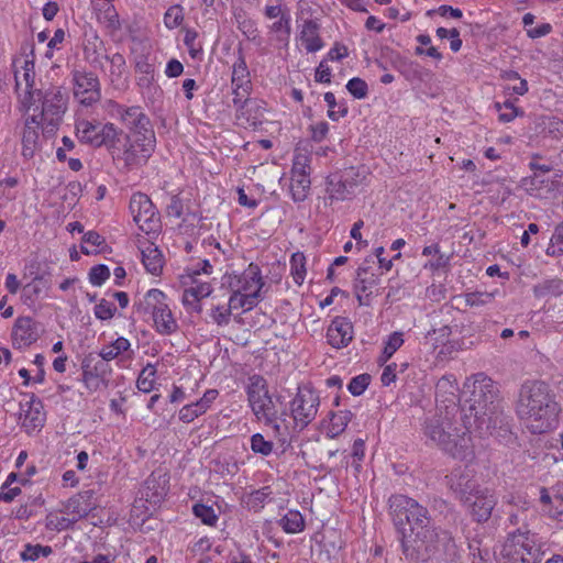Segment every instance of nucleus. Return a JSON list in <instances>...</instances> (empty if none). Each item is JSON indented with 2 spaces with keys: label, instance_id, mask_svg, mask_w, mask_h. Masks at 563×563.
I'll use <instances>...</instances> for the list:
<instances>
[{
  "label": "nucleus",
  "instance_id": "f257e3e1",
  "mask_svg": "<svg viewBox=\"0 0 563 563\" xmlns=\"http://www.w3.org/2000/svg\"><path fill=\"white\" fill-rule=\"evenodd\" d=\"M388 503L406 556L429 559L446 537L429 526L427 510L408 495H391Z\"/></svg>",
  "mask_w": 563,
  "mask_h": 563
},
{
  "label": "nucleus",
  "instance_id": "f03ea898",
  "mask_svg": "<svg viewBox=\"0 0 563 563\" xmlns=\"http://www.w3.org/2000/svg\"><path fill=\"white\" fill-rule=\"evenodd\" d=\"M471 422L463 421L462 410L455 401L438 405L435 415L426 421L424 435L452 457L471 461L474 457Z\"/></svg>",
  "mask_w": 563,
  "mask_h": 563
},
{
  "label": "nucleus",
  "instance_id": "7ed1b4c3",
  "mask_svg": "<svg viewBox=\"0 0 563 563\" xmlns=\"http://www.w3.org/2000/svg\"><path fill=\"white\" fill-rule=\"evenodd\" d=\"M515 409L518 418L536 434L554 429L561 411L550 386L540 380L521 385Z\"/></svg>",
  "mask_w": 563,
  "mask_h": 563
},
{
  "label": "nucleus",
  "instance_id": "20e7f679",
  "mask_svg": "<svg viewBox=\"0 0 563 563\" xmlns=\"http://www.w3.org/2000/svg\"><path fill=\"white\" fill-rule=\"evenodd\" d=\"M470 415L481 433L492 434L503 422V411L498 399V388L492 378L483 373L473 377Z\"/></svg>",
  "mask_w": 563,
  "mask_h": 563
},
{
  "label": "nucleus",
  "instance_id": "39448f33",
  "mask_svg": "<svg viewBox=\"0 0 563 563\" xmlns=\"http://www.w3.org/2000/svg\"><path fill=\"white\" fill-rule=\"evenodd\" d=\"M155 147V133L153 130L125 134L118 132L110 143V152L113 159L122 162L130 169L147 161Z\"/></svg>",
  "mask_w": 563,
  "mask_h": 563
},
{
  "label": "nucleus",
  "instance_id": "423d86ee",
  "mask_svg": "<svg viewBox=\"0 0 563 563\" xmlns=\"http://www.w3.org/2000/svg\"><path fill=\"white\" fill-rule=\"evenodd\" d=\"M542 556L538 537L531 532L517 531L509 534L503 545L499 563H539Z\"/></svg>",
  "mask_w": 563,
  "mask_h": 563
},
{
  "label": "nucleus",
  "instance_id": "0eeeda50",
  "mask_svg": "<svg viewBox=\"0 0 563 563\" xmlns=\"http://www.w3.org/2000/svg\"><path fill=\"white\" fill-rule=\"evenodd\" d=\"M34 108L35 111H41L37 115V119L46 121L48 125L55 128L59 120L62 119V114L66 109V98L62 93L59 87H49L45 90L41 88L34 95V99L30 103V110Z\"/></svg>",
  "mask_w": 563,
  "mask_h": 563
},
{
  "label": "nucleus",
  "instance_id": "6e6552de",
  "mask_svg": "<svg viewBox=\"0 0 563 563\" xmlns=\"http://www.w3.org/2000/svg\"><path fill=\"white\" fill-rule=\"evenodd\" d=\"M15 90L19 96V100L24 110H30V103L34 99L35 92L41 88L35 86V70H34V58L14 59L13 62Z\"/></svg>",
  "mask_w": 563,
  "mask_h": 563
},
{
  "label": "nucleus",
  "instance_id": "1a4fd4ad",
  "mask_svg": "<svg viewBox=\"0 0 563 563\" xmlns=\"http://www.w3.org/2000/svg\"><path fill=\"white\" fill-rule=\"evenodd\" d=\"M320 405L319 395L310 387H298L297 394L290 402L294 421L301 429L314 420Z\"/></svg>",
  "mask_w": 563,
  "mask_h": 563
},
{
  "label": "nucleus",
  "instance_id": "9d476101",
  "mask_svg": "<svg viewBox=\"0 0 563 563\" xmlns=\"http://www.w3.org/2000/svg\"><path fill=\"white\" fill-rule=\"evenodd\" d=\"M130 210L135 223L143 232L148 234L158 227V212L152 200L145 194L136 192L131 197Z\"/></svg>",
  "mask_w": 563,
  "mask_h": 563
},
{
  "label": "nucleus",
  "instance_id": "9b49d317",
  "mask_svg": "<svg viewBox=\"0 0 563 563\" xmlns=\"http://www.w3.org/2000/svg\"><path fill=\"white\" fill-rule=\"evenodd\" d=\"M76 129L77 136L81 142L96 147L106 145L109 148L111 141L117 135V129L112 123L100 125L89 121H80Z\"/></svg>",
  "mask_w": 563,
  "mask_h": 563
},
{
  "label": "nucleus",
  "instance_id": "f8f14e48",
  "mask_svg": "<svg viewBox=\"0 0 563 563\" xmlns=\"http://www.w3.org/2000/svg\"><path fill=\"white\" fill-rule=\"evenodd\" d=\"M231 85L234 95V104H238L244 97H247L252 89L250 71L241 52L232 67Z\"/></svg>",
  "mask_w": 563,
  "mask_h": 563
},
{
  "label": "nucleus",
  "instance_id": "ddd939ff",
  "mask_svg": "<svg viewBox=\"0 0 563 563\" xmlns=\"http://www.w3.org/2000/svg\"><path fill=\"white\" fill-rule=\"evenodd\" d=\"M20 419H22V428H24L27 433L40 430L45 422V412L43 411L42 401L33 397L24 404L21 402Z\"/></svg>",
  "mask_w": 563,
  "mask_h": 563
},
{
  "label": "nucleus",
  "instance_id": "4468645a",
  "mask_svg": "<svg viewBox=\"0 0 563 563\" xmlns=\"http://www.w3.org/2000/svg\"><path fill=\"white\" fill-rule=\"evenodd\" d=\"M236 107V120L243 126H256L264 118L265 109H263L256 99L244 97L241 102L234 104Z\"/></svg>",
  "mask_w": 563,
  "mask_h": 563
},
{
  "label": "nucleus",
  "instance_id": "2eb2a0df",
  "mask_svg": "<svg viewBox=\"0 0 563 563\" xmlns=\"http://www.w3.org/2000/svg\"><path fill=\"white\" fill-rule=\"evenodd\" d=\"M330 345L335 349L346 346L353 339V325L344 317H335L327 330Z\"/></svg>",
  "mask_w": 563,
  "mask_h": 563
},
{
  "label": "nucleus",
  "instance_id": "dca6fc26",
  "mask_svg": "<svg viewBox=\"0 0 563 563\" xmlns=\"http://www.w3.org/2000/svg\"><path fill=\"white\" fill-rule=\"evenodd\" d=\"M38 338L37 323L30 317H20L15 320L12 339L19 347L29 346Z\"/></svg>",
  "mask_w": 563,
  "mask_h": 563
},
{
  "label": "nucleus",
  "instance_id": "f3484780",
  "mask_svg": "<svg viewBox=\"0 0 563 563\" xmlns=\"http://www.w3.org/2000/svg\"><path fill=\"white\" fill-rule=\"evenodd\" d=\"M76 90L75 93H89L88 98L82 99L84 103H91L100 98L99 80L93 73L76 71L74 74Z\"/></svg>",
  "mask_w": 563,
  "mask_h": 563
},
{
  "label": "nucleus",
  "instance_id": "a211bd4d",
  "mask_svg": "<svg viewBox=\"0 0 563 563\" xmlns=\"http://www.w3.org/2000/svg\"><path fill=\"white\" fill-rule=\"evenodd\" d=\"M118 114L120 115L122 122L125 124L128 129H130L131 133L145 132L146 130H152L150 119L142 111L140 107H130V108H119Z\"/></svg>",
  "mask_w": 563,
  "mask_h": 563
},
{
  "label": "nucleus",
  "instance_id": "6ab92c4d",
  "mask_svg": "<svg viewBox=\"0 0 563 563\" xmlns=\"http://www.w3.org/2000/svg\"><path fill=\"white\" fill-rule=\"evenodd\" d=\"M234 280L236 282V289L234 291L240 294H253L260 285L261 289L264 286L261 269L253 263L249 265L242 275H234Z\"/></svg>",
  "mask_w": 563,
  "mask_h": 563
},
{
  "label": "nucleus",
  "instance_id": "aec40b11",
  "mask_svg": "<svg viewBox=\"0 0 563 563\" xmlns=\"http://www.w3.org/2000/svg\"><path fill=\"white\" fill-rule=\"evenodd\" d=\"M494 495H467L465 503L477 521H486L495 506Z\"/></svg>",
  "mask_w": 563,
  "mask_h": 563
},
{
  "label": "nucleus",
  "instance_id": "412c9836",
  "mask_svg": "<svg viewBox=\"0 0 563 563\" xmlns=\"http://www.w3.org/2000/svg\"><path fill=\"white\" fill-rule=\"evenodd\" d=\"M319 24L314 20H306L300 31V42L307 52L314 53L323 47V42L319 36Z\"/></svg>",
  "mask_w": 563,
  "mask_h": 563
},
{
  "label": "nucleus",
  "instance_id": "4be33fe9",
  "mask_svg": "<svg viewBox=\"0 0 563 563\" xmlns=\"http://www.w3.org/2000/svg\"><path fill=\"white\" fill-rule=\"evenodd\" d=\"M247 396L253 412L263 409V405L265 401H268V397H271L266 388V382L263 377L253 376L250 378Z\"/></svg>",
  "mask_w": 563,
  "mask_h": 563
},
{
  "label": "nucleus",
  "instance_id": "5701e85b",
  "mask_svg": "<svg viewBox=\"0 0 563 563\" xmlns=\"http://www.w3.org/2000/svg\"><path fill=\"white\" fill-rule=\"evenodd\" d=\"M536 131L543 137L560 140L563 137V120L555 117H540L536 121Z\"/></svg>",
  "mask_w": 563,
  "mask_h": 563
},
{
  "label": "nucleus",
  "instance_id": "b1692460",
  "mask_svg": "<svg viewBox=\"0 0 563 563\" xmlns=\"http://www.w3.org/2000/svg\"><path fill=\"white\" fill-rule=\"evenodd\" d=\"M141 254L146 271L152 275L158 276L162 273L164 263L163 255L158 247L153 243H147V245L141 250Z\"/></svg>",
  "mask_w": 563,
  "mask_h": 563
},
{
  "label": "nucleus",
  "instance_id": "393cba45",
  "mask_svg": "<svg viewBox=\"0 0 563 563\" xmlns=\"http://www.w3.org/2000/svg\"><path fill=\"white\" fill-rule=\"evenodd\" d=\"M135 70L137 73V85L141 88L151 87L154 80V63L146 54L135 56Z\"/></svg>",
  "mask_w": 563,
  "mask_h": 563
},
{
  "label": "nucleus",
  "instance_id": "a878e982",
  "mask_svg": "<svg viewBox=\"0 0 563 563\" xmlns=\"http://www.w3.org/2000/svg\"><path fill=\"white\" fill-rule=\"evenodd\" d=\"M448 478L453 493H473L475 490L476 484L472 479L470 471H455Z\"/></svg>",
  "mask_w": 563,
  "mask_h": 563
},
{
  "label": "nucleus",
  "instance_id": "bb28decb",
  "mask_svg": "<svg viewBox=\"0 0 563 563\" xmlns=\"http://www.w3.org/2000/svg\"><path fill=\"white\" fill-rule=\"evenodd\" d=\"M165 299L166 296L162 290L155 288L150 289L145 294L144 299L137 303V309L153 314L158 309L161 310L162 308L168 306L165 302Z\"/></svg>",
  "mask_w": 563,
  "mask_h": 563
},
{
  "label": "nucleus",
  "instance_id": "cd10ccee",
  "mask_svg": "<svg viewBox=\"0 0 563 563\" xmlns=\"http://www.w3.org/2000/svg\"><path fill=\"white\" fill-rule=\"evenodd\" d=\"M261 298V285L253 291V294H240L234 291V294L230 296L228 308L230 311L239 308L251 310L258 303Z\"/></svg>",
  "mask_w": 563,
  "mask_h": 563
},
{
  "label": "nucleus",
  "instance_id": "c85d7f7f",
  "mask_svg": "<svg viewBox=\"0 0 563 563\" xmlns=\"http://www.w3.org/2000/svg\"><path fill=\"white\" fill-rule=\"evenodd\" d=\"M156 330L161 334H172L177 329V322L173 318L172 311L168 306L158 309L152 314Z\"/></svg>",
  "mask_w": 563,
  "mask_h": 563
},
{
  "label": "nucleus",
  "instance_id": "c756f323",
  "mask_svg": "<svg viewBox=\"0 0 563 563\" xmlns=\"http://www.w3.org/2000/svg\"><path fill=\"white\" fill-rule=\"evenodd\" d=\"M254 415L258 420H263L266 424H272L276 430H278L279 426L276 422L282 416H286V412L279 411L276 408V402L272 397H268V401H265L263 409L254 411Z\"/></svg>",
  "mask_w": 563,
  "mask_h": 563
},
{
  "label": "nucleus",
  "instance_id": "7c9ffc66",
  "mask_svg": "<svg viewBox=\"0 0 563 563\" xmlns=\"http://www.w3.org/2000/svg\"><path fill=\"white\" fill-rule=\"evenodd\" d=\"M309 174H295L291 175L290 191L295 201H303L310 190Z\"/></svg>",
  "mask_w": 563,
  "mask_h": 563
},
{
  "label": "nucleus",
  "instance_id": "2f4dec72",
  "mask_svg": "<svg viewBox=\"0 0 563 563\" xmlns=\"http://www.w3.org/2000/svg\"><path fill=\"white\" fill-rule=\"evenodd\" d=\"M375 275L369 272L368 267L361 266L356 272L355 278V291L357 294V298L362 303L361 294H366L375 284H376Z\"/></svg>",
  "mask_w": 563,
  "mask_h": 563
},
{
  "label": "nucleus",
  "instance_id": "473e14b6",
  "mask_svg": "<svg viewBox=\"0 0 563 563\" xmlns=\"http://www.w3.org/2000/svg\"><path fill=\"white\" fill-rule=\"evenodd\" d=\"M542 510L553 518L563 517V495H541Z\"/></svg>",
  "mask_w": 563,
  "mask_h": 563
},
{
  "label": "nucleus",
  "instance_id": "72a5a7b5",
  "mask_svg": "<svg viewBox=\"0 0 563 563\" xmlns=\"http://www.w3.org/2000/svg\"><path fill=\"white\" fill-rule=\"evenodd\" d=\"M280 526L286 533L296 534L305 529V520L299 511L289 510L280 519Z\"/></svg>",
  "mask_w": 563,
  "mask_h": 563
},
{
  "label": "nucleus",
  "instance_id": "f704fd0d",
  "mask_svg": "<svg viewBox=\"0 0 563 563\" xmlns=\"http://www.w3.org/2000/svg\"><path fill=\"white\" fill-rule=\"evenodd\" d=\"M199 275V269H192L191 272L188 273V277L192 279V284H195V286L187 288V297H195L201 300L202 298L208 297L212 292V287L207 282H199L197 278V276Z\"/></svg>",
  "mask_w": 563,
  "mask_h": 563
},
{
  "label": "nucleus",
  "instance_id": "c9c22d12",
  "mask_svg": "<svg viewBox=\"0 0 563 563\" xmlns=\"http://www.w3.org/2000/svg\"><path fill=\"white\" fill-rule=\"evenodd\" d=\"M98 20L112 34L121 29L119 14L113 5H107V8L101 10L98 14Z\"/></svg>",
  "mask_w": 563,
  "mask_h": 563
},
{
  "label": "nucleus",
  "instance_id": "e433bc0d",
  "mask_svg": "<svg viewBox=\"0 0 563 563\" xmlns=\"http://www.w3.org/2000/svg\"><path fill=\"white\" fill-rule=\"evenodd\" d=\"M156 368L152 364H147L137 377V388L143 393H150L154 388Z\"/></svg>",
  "mask_w": 563,
  "mask_h": 563
},
{
  "label": "nucleus",
  "instance_id": "4c0bfd02",
  "mask_svg": "<svg viewBox=\"0 0 563 563\" xmlns=\"http://www.w3.org/2000/svg\"><path fill=\"white\" fill-rule=\"evenodd\" d=\"M290 273L297 285H301L306 276V257L302 253H295L290 258Z\"/></svg>",
  "mask_w": 563,
  "mask_h": 563
},
{
  "label": "nucleus",
  "instance_id": "58836bf2",
  "mask_svg": "<svg viewBox=\"0 0 563 563\" xmlns=\"http://www.w3.org/2000/svg\"><path fill=\"white\" fill-rule=\"evenodd\" d=\"M534 295L537 297H544L548 295L560 296L563 294V280L551 279L534 286Z\"/></svg>",
  "mask_w": 563,
  "mask_h": 563
},
{
  "label": "nucleus",
  "instance_id": "ea45409f",
  "mask_svg": "<svg viewBox=\"0 0 563 563\" xmlns=\"http://www.w3.org/2000/svg\"><path fill=\"white\" fill-rule=\"evenodd\" d=\"M40 120L37 115H32L25 121V128L22 135V144L35 145L37 144Z\"/></svg>",
  "mask_w": 563,
  "mask_h": 563
},
{
  "label": "nucleus",
  "instance_id": "a19ab883",
  "mask_svg": "<svg viewBox=\"0 0 563 563\" xmlns=\"http://www.w3.org/2000/svg\"><path fill=\"white\" fill-rule=\"evenodd\" d=\"M329 184L331 186L330 194L332 198L344 200L353 194V184L349 183L346 179H339L336 183L331 179Z\"/></svg>",
  "mask_w": 563,
  "mask_h": 563
},
{
  "label": "nucleus",
  "instance_id": "79ce46f5",
  "mask_svg": "<svg viewBox=\"0 0 563 563\" xmlns=\"http://www.w3.org/2000/svg\"><path fill=\"white\" fill-rule=\"evenodd\" d=\"M67 509L73 519L81 518L88 514V505L85 501V495H74L67 505Z\"/></svg>",
  "mask_w": 563,
  "mask_h": 563
},
{
  "label": "nucleus",
  "instance_id": "37998d69",
  "mask_svg": "<svg viewBox=\"0 0 563 563\" xmlns=\"http://www.w3.org/2000/svg\"><path fill=\"white\" fill-rule=\"evenodd\" d=\"M437 36L440 38H446L450 40V47L453 52H459L462 47V40L460 38V32L457 29L453 27L451 30H448L445 27H438Z\"/></svg>",
  "mask_w": 563,
  "mask_h": 563
},
{
  "label": "nucleus",
  "instance_id": "c03bdc74",
  "mask_svg": "<svg viewBox=\"0 0 563 563\" xmlns=\"http://www.w3.org/2000/svg\"><path fill=\"white\" fill-rule=\"evenodd\" d=\"M82 380L87 388L91 390H97L101 384H104V378L101 377V374L90 369L88 364L82 366Z\"/></svg>",
  "mask_w": 563,
  "mask_h": 563
},
{
  "label": "nucleus",
  "instance_id": "a18cd8bd",
  "mask_svg": "<svg viewBox=\"0 0 563 563\" xmlns=\"http://www.w3.org/2000/svg\"><path fill=\"white\" fill-rule=\"evenodd\" d=\"M108 62L110 63V76L112 80L120 79L122 75L125 73V58L122 54L115 53L112 56H108Z\"/></svg>",
  "mask_w": 563,
  "mask_h": 563
},
{
  "label": "nucleus",
  "instance_id": "49530a36",
  "mask_svg": "<svg viewBox=\"0 0 563 563\" xmlns=\"http://www.w3.org/2000/svg\"><path fill=\"white\" fill-rule=\"evenodd\" d=\"M184 20L183 8L180 5H172L165 12L164 23L168 29H175L180 25Z\"/></svg>",
  "mask_w": 563,
  "mask_h": 563
},
{
  "label": "nucleus",
  "instance_id": "de8ad7c7",
  "mask_svg": "<svg viewBox=\"0 0 563 563\" xmlns=\"http://www.w3.org/2000/svg\"><path fill=\"white\" fill-rule=\"evenodd\" d=\"M194 514L196 517L200 518L205 525L208 526H213L218 520V516L216 515L213 508L202 504L194 506Z\"/></svg>",
  "mask_w": 563,
  "mask_h": 563
},
{
  "label": "nucleus",
  "instance_id": "09e8293b",
  "mask_svg": "<svg viewBox=\"0 0 563 563\" xmlns=\"http://www.w3.org/2000/svg\"><path fill=\"white\" fill-rule=\"evenodd\" d=\"M251 449L254 453L268 455L273 451V442L266 441L261 433H255L251 438Z\"/></svg>",
  "mask_w": 563,
  "mask_h": 563
},
{
  "label": "nucleus",
  "instance_id": "8fccbe9b",
  "mask_svg": "<svg viewBox=\"0 0 563 563\" xmlns=\"http://www.w3.org/2000/svg\"><path fill=\"white\" fill-rule=\"evenodd\" d=\"M346 89L354 98L357 99L365 98L368 92L367 84L358 77L350 79L346 84Z\"/></svg>",
  "mask_w": 563,
  "mask_h": 563
},
{
  "label": "nucleus",
  "instance_id": "3c124183",
  "mask_svg": "<svg viewBox=\"0 0 563 563\" xmlns=\"http://www.w3.org/2000/svg\"><path fill=\"white\" fill-rule=\"evenodd\" d=\"M52 549L49 547H42V545H26L24 551L22 552L21 556L24 561H35L40 556H47L51 554Z\"/></svg>",
  "mask_w": 563,
  "mask_h": 563
},
{
  "label": "nucleus",
  "instance_id": "603ef678",
  "mask_svg": "<svg viewBox=\"0 0 563 563\" xmlns=\"http://www.w3.org/2000/svg\"><path fill=\"white\" fill-rule=\"evenodd\" d=\"M369 380L371 376L368 374H361L351 379L347 389L353 396H360L367 388Z\"/></svg>",
  "mask_w": 563,
  "mask_h": 563
},
{
  "label": "nucleus",
  "instance_id": "864d4df0",
  "mask_svg": "<svg viewBox=\"0 0 563 563\" xmlns=\"http://www.w3.org/2000/svg\"><path fill=\"white\" fill-rule=\"evenodd\" d=\"M404 344L402 333L394 332L389 335L384 347L383 357L385 361L390 358L393 354Z\"/></svg>",
  "mask_w": 563,
  "mask_h": 563
},
{
  "label": "nucleus",
  "instance_id": "5fc2aeb1",
  "mask_svg": "<svg viewBox=\"0 0 563 563\" xmlns=\"http://www.w3.org/2000/svg\"><path fill=\"white\" fill-rule=\"evenodd\" d=\"M110 276V271L106 265H96L89 272V280L93 286H101Z\"/></svg>",
  "mask_w": 563,
  "mask_h": 563
},
{
  "label": "nucleus",
  "instance_id": "6e6d98bb",
  "mask_svg": "<svg viewBox=\"0 0 563 563\" xmlns=\"http://www.w3.org/2000/svg\"><path fill=\"white\" fill-rule=\"evenodd\" d=\"M115 310L113 303L101 299L95 307V316L100 320H109L114 316Z\"/></svg>",
  "mask_w": 563,
  "mask_h": 563
},
{
  "label": "nucleus",
  "instance_id": "4d7b16f0",
  "mask_svg": "<svg viewBox=\"0 0 563 563\" xmlns=\"http://www.w3.org/2000/svg\"><path fill=\"white\" fill-rule=\"evenodd\" d=\"M497 111L499 112V120L501 122H510L518 115V109L515 108V106L506 101L504 106H500L499 103H496Z\"/></svg>",
  "mask_w": 563,
  "mask_h": 563
},
{
  "label": "nucleus",
  "instance_id": "13d9d810",
  "mask_svg": "<svg viewBox=\"0 0 563 563\" xmlns=\"http://www.w3.org/2000/svg\"><path fill=\"white\" fill-rule=\"evenodd\" d=\"M352 416L353 415L351 411H340L339 413L333 415L331 418L332 428L336 432L343 431L347 423L351 421Z\"/></svg>",
  "mask_w": 563,
  "mask_h": 563
},
{
  "label": "nucleus",
  "instance_id": "bf43d9fd",
  "mask_svg": "<svg viewBox=\"0 0 563 563\" xmlns=\"http://www.w3.org/2000/svg\"><path fill=\"white\" fill-rule=\"evenodd\" d=\"M196 38H197V33L192 30H187L185 37H184V43L188 47L190 56L194 58L197 57V55L200 54L202 51L201 46H196V44H195Z\"/></svg>",
  "mask_w": 563,
  "mask_h": 563
},
{
  "label": "nucleus",
  "instance_id": "052dcab7",
  "mask_svg": "<svg viewBox=\"0 0 563 563\" xmlns=\"http://www.w3.org/2000/svg\"><path fill=\"white\" fill-rule=\"evenodd\" d=\"M310 130H311V139L314 142H321L325 139V136L328 134L329 124L325 121H321L314 125H311Z\"/></svg>",
  "mask_w": 563,
  "mask_h": 563
},
{
  "label": "nucleus",
  "instance_id": "680f3d73",
  "mask_svg": "<svg viewBox=\"0 0 563 563\" xmlns=\"http://www.w3.org/2000/svg\"><path fill=\"white\" fill-rule=\"evenodd\" d=\"M492 294L485 292H470L466 295V303L468 306H482L492 300Z\"/></svg>",
  "mask_w": 563,
  "mask_h": 563
},
{
  "label": "nucleus",
  "instance_id": "e2e57ef3",
  "mask_svg": "<svg viewBox=\"0 0 563 563\" xmlns=\"http://www.w3.org/2000/svg\"><path fill=\"white\" fill-rule=\"evenodd\" d=\"M473 563H490V553L487 549L475 548L470 544Z\"/></svg>",
  "mask_w": 563,
  "mask_h": 563
},
{
  "label": "nucleus",
  "instance_id": "0e129e2a",
  "mask_svg": "<svg viewBox=\"0 0 563 563\" xmlns=\"http://www.w3.org/2000/svg\"><path fill=\"white\" fill-rule=\"evenodd\" d=\"M231 311L229 308L224 309L221 307H216L212 311V319L218 325H225L230 321Z\"/></svg>",
  "mask_w": 563,
  "mask_h": 563
},
{
  "label": "nucleus",
  "instance_id": "69168bd1",
  "mask_svg": "<svg viewBox=\"0 0 563 563\" xmlns=\"http://www.w3.org/2000/svg\"><path fill=\"white\" fill-rule=\"evenodd\" d=\"M308 157L306 155L299 154L295 157L291 174H309L308 169Z\"/></svg>",
  "mask_w": 563,
  "mask_h": 563
},
{
  "label": "nucleus",
  "instance_id": "338daca9",
  "mask_svg": "<svg viewBox=\"0 0 563 563\" xmlns=\"http://www.w3.org/2000/svg\"><path fill=\"white\" fill-rule=\"evenodd\" d=\"M551 31H552L551 24L542 23L536 27L527 29V35L530 38H539V37L548 35L549 33H551Z\"/></svg>",
  "mask_w": 563,
  "mask_h": 563
},
{
  "label": "nucleus",
  "instance_id": "774afa93",
  "mask_svg": "<svg viewBox=\"0 0 563 563\" xmlns=\"http://www.w3.org/2000/svg\"><path fill=\"white\" fill-rule=\"evenodd\" d=\"M183 71H184V66L178 59L173 58L167 63L166 70H165V74L167 77H169V78L178 77L183 74Z\"/></svg>",
  "mask_w": 563,
  "mask_h": 563
}]
</instances>
